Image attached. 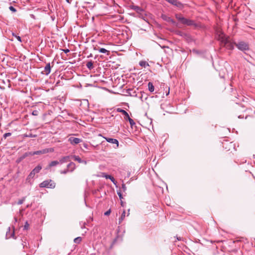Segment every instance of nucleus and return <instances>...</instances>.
I'll list each match as a JSON object with an SVG mask.
<instances>
[{
	"mask_svg": "<svg viewBox=\"0 0 255 255\" xmlns=\"http://www.w3.org/2000/svg\"><path fill=\"white\" fill-rule=\"evenodd\" d=\"M59 164V162L58 161H57V160L52 161L50 163H49V164L48 165V167L50 168L51 167L56 166Z\"/></svg>",
	"mask_w": 255,
	"mask_h": 255,
	"instance_id": "obj_19",
	"label": "nucleus"
},
{
	"mask_svg": "<svg viewBox=\"0 0 255 255\" xmlns=\"http://www.w3.org/2000/svg\"><path fill=\"white\" fill-rule=\"evenodd\" d=\"M29 225L28 223V222L27 221L25 222V224L23 227V229L25 230H28V229L29 228Z\"/></svg>",
	"mask_w": 255,
	"mask_h": 255,
	"instance_id": "obj_31",
	"label": "nucleus"
},
{
	"mask_svg": "<svg viewBox=\"0 0 255 255\" xmlns=\"http://www.w3.org/2000/svg\"><path fill=\"white\" fill-rule=\"evenodd\" d=\"M63 51H64V52L65 53H67L69 52V51H70V50L68 49H63Z\"/></svg>",
	"mask_w": 255,
	"mask_h": 255,
	"instance_id": "obj_43",
	"label": "nucleus"
},
{
	"mask_svg": "<svg viewBox=\"0 0 255 255\" xmlns=\"http://www.w3.org/2000/svg\"><path fill=\"white\" fill-rule=\"evenodd\" d=\"M83 147L85 148V149H88V146H89V145L88 143H83Z\"/></svg>",
	"mask_w": 255,
	"mask_h": 255,
	"instance_id": "obj_41",
	"label": "nucleus"
},
{
	"mask_svg": "<svg viewBox=\"0 0 255 255\" xmlns=\"http://www.w3.org/2000/svg\"><path fill=\"white\" fill-rule=\"evenodd\" d=\"M71 157L75 160L78 161L79 163H81L83 162V160L81 158L77 155H72Z\"/></svg>",
	"mask_w": 255,
	"mask_h": 255,
	"instance_id": "obj_18",
	"label": "nucleus"
},
{
	"mask_svg": "<svg viewBox=\"0 0 255 255\" xmlns=\"http://www.w3.org/2000/svg\"><path fill=\"white\" fill-rule=\"evenodd\" d=\"M30 156V152H26L24 153L22 155L19 156L17 159H16V162L19 163L22 160H23L25 158H26L27 156Z\"/></svg>",
	"mask_w": 255,
	"mask_h": 255,
	"instance_id": "obj_8",
	"label": "nucleus"
},
{
	"mask_svg": "<svg viewBox=\"0 0 255 255\" xmlns=\"http://www.w3.org/2000/svg\"><path fill=\"white\" fill-rule=\"evenodd\" d=\"M111 212V210H110V209H109V210H108L107 211H106V212L104 213V215H105V216H109V215L110 214Z\"/></svg>",
	"mask_w": 255,
	"mask_h": 255,
	"instance_id": "obj_39",
	"label": "nucleus"
},
{
	"mask_svg": "<svg viewBox=\"0 0 255 255\" xmlns=\"http://www.w3.org/2000/svg\"><path fill=\"white\" fill-rule=\"evenodd\" d=\"M94 49L95 50H99V52L101 53H106L107 55H109L110 53V52L109 51H108L103 48H100L99 47H95Z\"/></svg>",
	"mask_w": 255,
	"mask_h": 255,
	"instance_id": "obj_11",
	"label": "nucleus"
},
{
	"mask_svg": "<svg viewBox=\"0 0 255 255\" xmlns=\"http://www.w3.org/2000/svg\"><path fill=\"white\" fill-rule=\"evenodd\" d=\"M8 231H10V227L8 228Z\"/></svg>",
	"mask_w": 255,
	"mask_h": 255,
	"instance_id": "obj_50",
	"label": "nucleus"
},
{
	"mask_svg": "<svg viewBox=\"0 0 255 255\" xmlns=\"http://www.w3.org/2000/svg\"><path fill=\"white\" fill-rule=\"evenodd\" d=\"M54 151V149L52 148H45L43 149L42 150H37L34 152H30V156L34 155H39V154H45L48 152H52Z\"/></svg>",
	"mask_w": 255,
	"mask_h": 255,
	"instance_id": "obj_4",
	"label": "nucleus"
},
{
	"mask_svg": "<svg viewBox=\"0 0 255 255\" xmlns=\"http://www.w3.org/2000/svg\"><path fill=\"white\" fill-rule=\"evenodd\" d=\"M51 71V67L50 63H48L46 66L44 67V70L42 72V73L46 75H48Z\"/></svg>",
	"mask_w": 255,
	"mask_h": 255,
	"instance_id": "obj_7",
	"label": "nucleus"
},
{
	"mask_svg": "<svg viewBox=\"0 0 255 255\" xmlns=\"http://www.w3.org/2000/svg\"><path fill=\"white\" fill-rule=\"evenodd\" d=\"M66 1L68 3H71V0H66Z\"/></svg>",
	"mask_w": 255,
	"mask_h": 255,
	"instance_id": "obj_47",
	"label": "nucleus"
},
{
	"mask_svg": "<svg viewBox=\"0 0 255 255\" xmlns=\"http://www.w3.org/2000/svg\"><path fill=\"white\" fill-rule=\"evenodd\" d=\"M9 9L10 10L12 11L13 12H15L16 11V9L12 6H10L9 7Z\"/></svg>",
	"mask_w": 255,
	"mask_h": 255,
	"instance_id": "obj_38",
	"label": "nucleus"
},
{
	"mask_svg": "<svg viewBox=\"0 0 255 255\" xmlns=\"http://www.w3.org/2000/svg\"><path fill=\"white\" fill-rule=\"evenodd\" d=\"M131 8L132 9L134 10L135 11H136L137 12H138V13H140V12L143 11V10L141 7H140L138 6H137V5H132L131 6Z\"/></svg>",
	"mask_w": 255,
	"mask_h": 255,
	"instance_id": "obj_15",
	"label": "nucleus"
},
{
	"mask_svg": "<svg viewBox=\"0 0 255 255\" xmlns=\"http://www.w3.org/2000/svg\"><path fill=\"white\" fill-rule=\"evenodd\" d=\"M35 174L31 171L28 176V178H32L34 176Z\"/></svg>",
	"mask_w": 255,
	"mask_h": 255,
	"instance_id": "obj_35",
	"label": "nucleus"
},
{
	"mask_svg": "<svg viewBox=\"0 0 255 255\" xmlns=\"http://www.w3.org/2000/svg\"><path fill=\"white\" fill-rule=\"evenodd\" d=\"M24 137H36V135H33L31 133H29L28 134H25L24 135Z\"/></svg>",
	"mask_w": 255,
	"mask_h": 255,
	"instance_id": "obj_28",
	"label": "nucleus"
},
{
	"mask_svg": "<svg viewBox=\"0 0 255 255\" xmlns=\"http://www.w3.org/2000/svg\"><path fill=\"white\" fill-rule=\"evenodd\" d=\"M174 6L177 7L178 8H179L180 9H182L184 7L183 4L181 2H180V1H178V0L176 1Z\"/></svg>",
	"mask_w": 255,
	"mask_h": 255,
	"instance_id": "obj_23",
	"label": "nucleus"
},
{
	"mask_svg": "<svg viewBox=\"0 0 255 255\" xmlns=\"http://www.w3.org/2000/svg\"><path fill=\"white\" fill-rule=\"evenodd\" d=\"M124 204L125 203H124V202L122 201V200H121V205L122 206L124 207Z\"/></svg>",
	"mask_w": 255,
	"mask_h": 255,
	"instance_id": "obj_44",
	"label": "nucleus"
},
{
	"mask_svg": "<svg viewBox=\"0 0 255 255\" xmlns=\"http://www.w3.org/2000/svg\"><path fill=\"white\" fill-rule=\"evenodd\" d=\"M87 163V161L83 160V162H82L81 163H84L85 164H86Z\"/></svg>",
	"mask_w": 255,
	"mask_h": 255,
	"instance_id": "obj_45",
	"label": "nucleus"
},
{
	"mask_svg": "<svg viewBox=\"0 0 255 255\" xmlns=\"http://www.w3.org/2000/svg\"><path fill=\"white\" fill-rule=\"evenodd\" d=\"M169 90H168V94H169Z\"/></svg>",
	"mask_w": 255,
	"mask_h": 255,
	"instance_id": "obj_51",
	"label": "nucleus"
},
{
	"mask_svg": "<svg viewBox=\"0 0 255 255\" xmlns=\"http://www.w3.org/2000/svg\"><path fill=\"white\" fill-rule=\"evenodd\" d=\"M81 241H82V238H81V237H80L76 238L74 240V243L76 244H79Z\"/></svg>",
	"mask_w": 255,
	"mask_h": 255,
	"instance_id": "obj_26",
	"label": "nucleus"
},
{
	"mask_svg": "<svg viewBox=\"0 0 255 255\" xmlns=\"http://www.w3.org/2000/svg\"><path fill=\"white\" fill-rule=\"evenodd\" d=\"M67 168L68 170L71 172L76 168V165L74 162H71L67 165Z\"/></svg>",
	"mask_w": 255,
	"mask_h": 255,
	"instance_id": "obj_10",
	"label": "nucleus"
},
{
	"mask_svg": "<svg viewBox=\"0 0 255 255\" xmlns=\"http://www.w3.org/2000/svg\"><path fill=\"white\" fill-rule=\"evenodd\" d=\"M139 64L140 66L144 68L147 66H149L148 63L144 61H140L139 63Z\"/></svg>",
	"mask_w": 255,
	"mask_h": 255,
	"instance_id": "obj_24",
	"label": "nucleus"
},
{
	"mask_svg": "<svg viewBox=\"0 0 255 255\" xmlns=\"http://www.w3.org/2000/svg\"><path fill=\"white\" fill-rule=\"evenodd\" d=\"M186 33H184L182 31H177V34L178 35H180L182 37L183 36V34H185Z\"/></svg>",
	"mask_w": 255,
	"mask_h": 255,
	"instance_id": "obj_37",
	"label": "nucleus"
},
{
	"mask_svg": "<svg viewBox=\"0 0 255 255\" xmlns=\"http://www.w3.org/2000/svg\"><path fill=\"white\" fill-rule=\"evenodd\" d=\"M104 138L106 139V141H108V142L113 143V144H116L117 146V147L119 146V141L117 139H115V138H109V137H104Z\"/></svg>",
	"mask_w": 255,
	"mask_h": 255,
	"instance_id": "obj_9",
	"label": "nucleus"
},
{
	"mask_svg": "<svg viewBox=\"0 0 255 255\" xmlns=\"http://www.w3.org/2000/svg\"><path fill=\"white\" fill-rule=\"evenodd\" d=\"M117 194L119 195L120 200H122L123 198L122 194V191L120 190L119 191H117Z\"/></svg>",
	"mask_w": 255,
	"mask_h": 255,
	"instance_id": "obj_33",
	"label": "nucleus"
},
{
	"mask_svg": "<svg viewBox=\"0 0 255 255\" xmlns=\"http://www.w3.org/2000/svg\"><path fill=\"white\" fill-rule=\"evenodd\" d=\"M237 47L241 51H246L249 49V44L244 41H241L239 43H235Z\"/></svg>",
	"mask_w": 255,
	"mask_h": 255,
	"instance_id": "obj_5",
	"label": "nucleus"
},
{
	"mask_svg": "<svg viewBox=\"0 0 255 255\" xmlns=\"http://www.w3.org/2000/svg\"><path fill=\"white\" fill-rule=\"evenodd\" d=\"M68 172H70L67 168L66 169H65V170H61L60 171V173L61 174H66V173H67Z\"/></svg>",
	"mask_w": 255,
	"mask_h": 255,
	"instance_id": "obj_34",
	"label": "nucleus"
},
{
	"mask_svg": "<svg viewBox=\"0 0 255 255\" xmlns=\"http://www.w3.org/2000/svg\"><path fill=\"white\" fill-rule=\"evenodd\" d=\"M128 120L129 122V124L130 125V126L132 127L133 126H134L135 123V122H134V121L131 119L129 116L128 117V118H127V120Z\"/></svg>",
	"mask_w": 255,
	"mask_h": 255,
	"instance_id": "obj_25",
	"label": "nucleus"
},
{
	"mask_svg": "<svg viewBox=\"0 0 255 255\" xmlns=\"http://www.w3.org/2000/svg\"><path fill=\"white\" fill-rule=\"evenodd\" d=\"M166 1L171 4L174 5L177 0H167Z\"/></svg>",
	"mask_w": 255,
	"mask_h": 255,
	"instance_id": "obj_30",
	"label": "nucleus"
},
{
	"mask_svg": "<svg viewBox=\"0 0 255 255\" xmlns=\"http://www.w3.org/2000/svg\"><path fill=\"white\" fill-rule=\"evenodd\" d=\"M92 54H91L90 55V56H88V57H92Z\"/></svg>",
	"mask_w": 255,
	"mask_h": 255,
	"instance_id": "obj_49",
	"label": "nucleus"
},
{
	"mask_svg": "<svg viewBox=\"0 0 255 255\" xmlns=\"http://www.w3.org/2000/svg\"><path fill=\"white\" fill-rule=\"evenodd\" d=\"M117 239H115V240L113 242V244H115L116 242L117 241Z\"/></svg>",
	"mask_w": 255,
	"mask_h": 255,
	"instance_id": "obj_48",
	"label": "nucleus"
},
{
	"mask_svg": "<svg viewBox=\"0 0 255 255\" xmlns=\"http://www.w3.org/2000/svg\"><path fill=\"white\" fill-rule=\"evenodd\" d=\"M68 141L71 144L75 145V144H77L80 143L81 142H82V140L81 138L72 136V137H70L69 138Z\"/></svg>",
	"mask_w": 255,
	"mask_h": 255,
	"instance_id": "obj_6",
	"label": "nucleus"
},
{
	"mask_svg": "<svg viewBox=\"0 0 255 255\" xmlns=\"http://www.w3.org/2000/svg\"><path fill=\"white\" fill-rule=\"evenodd\" d=\"M106 178L107 179H110L115 184V179L112 176L108 175L106 176Z\"/></svg>",
	"mask_w": 255,
	"mask_h": 255,
	"instance_id": "obj_27",
	"label": "nucleus"
},
{
	"mask_svg": "<svg viewBox=\"0 0 255 255\" xmlns=\"http://www.w3.org/2000/svg\"><path fill=\"white\" fill-rule=\"evenodd\" d=\"M11 135V132H7V133H5L3 134V138L4 139H6L7 137L8 136H9Z\"/></svg>",
	"mask_w": 255,
	"mask_h": 255,
	"instance_id": "obj_32",
	"label": "nucleus"
},
{
	"mask_svg": "<svg viewBox=\"0 0 255 255\" xmlns=\"http://www.w3.org/2000/svg\"><path fill=\"white\" fill-rule=\"evenodd\" d=\"M25 197H23L22 199H21L19 200L18 201L17 204H18V205H21V204H22L23 203V202L24 201V200H25Z\"/></svg>",
	"mask_w": 255,
	"mask_h": 255,
	"instance_id": "obj_36",
	"label": "nucleus"
},
{
	"mask_svg": "<svg viewBox=\"0 0 255 255\" xmlns=\"http://www.w3.org/2000/svg\"><path fill=\"white\" fill-rule=\"evenodd\" d=\"M55 185V183L51 179L45 180L39 184V186L41 188H54Z\"/></svg>",
	"mask_w": 255,
	"mask_h": 255,
	"instance_id": "obj_3",
	"label": "nucleus"
},
{
	"mask_svg": "<svg viewBox=\"0 0 255 255\" xmlns=\"http://www.w3.org/2000/svg\"><path fill=\"white\" fill-rule=\"evenodd\" d=\"M122 188L123 189V190L124 192L126 191V190L127 189V187H126V185L125 184H122Z\"/></svg>",
	"mask_w": 255,
	"mask_h": 255,
	"instance_id": "obj_42",
	"label": "nucleus"
},
{
	"mask_svg": "<svg viewBox=\"0 0 255 255\" xmlns=\"http://www.w3.org/2000/svg\"><path fill=\"white\" fill-rule=\"evenodd\" d=\"M32 114L34 116H37L38 115V111L36 110L33 111Z\"/></svg>",
	"mask_w": 255,
	"mask_h": 255,
	"instance_id": "obj_40",
	"label": "nucleus"
},
{
	"mask_svg": "<svg viewBox=\"0 0 255 255\" xmlns=\"http://www.w3.org/2000/svg\"><path fill=\"white\" fill-rule=\"evenodd\" d=\"M126 216V211L124 210L122 214L121 217L119 219V224H120L124 219Z\"/></svg>",
	"mask_w": 255,
	"mask_h": 255,
	"instance_id": "obj_22",
	"label": "nucleus"
},
{
	"mask_svg": "<svg viewBox=\"0 0 255 255\" xmlns=\"http://www.w3.org/2000/svg\"><path fill=\"white\" fill-rule=\"evenodd\" d=\"M41 169L42 166L40 165H38L32 170V171H33V172L35 174L38 173L39 172Z\"/></svg>",
	"mask_w": 255,
	"mask_h": 255,
	"instance_id": "obj_17",
	"label": "nucleus"
},
{
	"mask_svg": "<svg viewBox=\"0 0 255 255\" xmlns=\"http://www.w3.org/2000/svg\"><path fill=\"white\" fill-rule=\"evenodd\" d=\"M14 231H13V232L11 234V237H14Z\"/></svg>",
	"mask_w": 255,
	"mask_h": 255,
	"instance_id": "obj_46",
	"label": "nucleus"
},
{
	"mask_svg": "<svg viewBox=\"0 0 255 255\" xmlns=\"http://www.w3.org/2000/svg\"><path fill=\"white\" fill-rule=\"evenodd\" d=\"M12 35L14 36L19 42H21V37L19 36L16 35L14 33H12Z\"/></svg>",
	"mask_w": 255,
	"mask_h": 255,
	"instance_id": "obj_29",
	"label": "nucleus"
},
{
	"mask_svg": "<svg viewBox=\"0 0 255 255\" xmlns=\"http://www.w3.org/2000/svg\"><path fill=\"white\" fill-rule=\"evenodd\" d=\"M221 41L227 48L231 50L234 49V45H235V42H232L229 37L222 36L221 37Z\"/></svg>",
	"mask_w": 255,
	"mask_h": 255,
	"instance_id": "obj_2",
	"label": "nucleus"
},
{
	"mask_svg": "<svg viewBox=\"0 0 255 255\" xmlns=\"http://www.w3.org/2000/svg\"><path fill=\"white\" fill-rule=\"evenodd\" d=\"M175 17L178 21L183 24L188 26L194 25L195 24L194 21L184 17L181 14H176L175 15Z\"/></svg>",
	"mask_w": 255,
	"mask_h": 255,
	"instance_id": "obj_1",
	"label": "nucleus"
},
{
	"mask_svg": "<svg viewBox=\"0 0 255 255\" xmlns=\"http://www.w3.org/2000/svg\"><path fill=\"white\" fill-rule=\"evenodd\" d=\"M86 66L89 70L93 69V62L92 61H88L86 64Z\"/></svg>",
	"mask_w": 255,
	"mask_h": 255,
	"instance_id": "obj_21",
	"label": "nucleus"
},
{
	"mask_svg": "<svg viewBox=\"0 0 255 255\" xmlns=\"http://www.w3.org/2000/svg\"><path fill=\"white\" fill-rule=\"evenodd\" d=\"M182 37L185 38L186 40L188 42H191L193 40V39L191 35L186 33H185V34H183V36Z\"/></svg>",
	"mask_w": 255,
	"mask_h": 255,
	"instance_id": "obj_16",
	"label": "nucleus"
},
{
	"mask_svg": "<svg viewBox=\"0 0 255 255\" xmlns=\"http://www.w3.org/2000/svg\"><path fill=\"white\" fill-rule=\"evenodd\" d=\"M70 157H71V156H65L61 157L59 159V163L62 164L69 161Z\"/></svg>",
	"mask_w": 255,
	"mask_h": 255,
	"instance_id": "obj_12",
	"label": "nucleus"
},
{
	"mask_svg": "<svg viewBox=\"0 0 255 255\" xmlns=\"http://www.w3.org/2000/svg\"><path fill=\"white\" fill-rule=\"evenodd\" d=\"M148 90L150 92H153L154 90V87L151 82H149L148 83Z\"/></svg>",
	"mask_w": 255,
	"mask_h": 255,
	"instance_id": "obj_20",
	"label": "nucleus"
},
{
	"mask_svg": "<svg viewBox=\"0 0 255 255\" xmlns=\"http://www.w3.org/2000/svg\"><path fill=\"white\" fill-rule=\"evenodd\" d=\"M117 111L120 113H122L123 115H124L125 116L124 118L125 120H127V118H128V117H129L128 114L124 110L120 109V108H118V109H117Z\"/></svg>",
	"mask_w": 255,
	"mask_h": 255,
	"instance_id": "obj_14",
	"label": "nucleus"
},
{
	"mask_svg": "<svg viewBox=\"0 0 255 255\" xmlns=\"http://www.w3.org/2000/svg\"><path fill=\"white\" fill-rule=\"evenodd\" d=\"M162 18L168 22H170L173 24H176V22L170 17L166 16V15H162Z\"/></svg>",
	"mask_w": 255,
	"mask_h": 255,
	"instance_id": "obj_13",
	"label": "nucleus"
}]
</instances>
